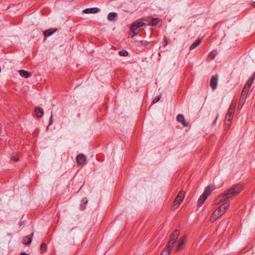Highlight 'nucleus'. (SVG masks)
I'll return each mask as SVG.
<instances>
[{"mask_svg": "<svg viewBox=\"0 0 255 255\" xmlns=\"http://www.w3.org/2000/svg\"><path fill=\"white\" fill-rule=\"evenodd\" d=\"M179 232L178 230H175L172 233L166 247L162 251L160 255H169L173 245L179 236Z\"/></svg>", "mask_w": 255, "mask_h": 255, "instance_id": "f257e3e1", "label": "nucleus"}, {"mask_svg": "<svg viewBox=\"0 0 255 255\" xmlns=\"http://www.w3.org/2000/svg\"><path fill=\"white\" fill-rule=\"evenodd\" d=\"M236 106V102L233 101L231 104L228 113L226 116L225 122V125L228 127L230 126L231 122L233 117V115L235 111Z\"/></svg>", "mask_w": 255, "mask_h": 255, "instance_id": "f03ea898", "label": "nucleus"}, {"mask_svg": "<svg viewBox=\"0 0 255 255\" xmlns=\"http://www.w3.org/2000/svg\"><path fill=\"white\" fill-rule=\"evenodd\" d=\"M185 196V192L183 191H180L178 193L171 206V209L172 210H174L178 208L184 198Z\"/></svg>", "mask_w": 255, "mask_h": 255, "instance_id": "7ed1b4c3", "label": "nucleus"}, {"mask_svg": "<svg viewBox=\"0 0 255 255\" xmlns=\"http://www.w3.org/2000/svg\"><path fill=\"white\" fill-rule=\"evenodd\" d=\"M145 24L140 20L133 22L130 26V31L132 33V36L138 34L141 29V27Z\"/></svg>", "mask_w": 255, "mask_h": 255, "instance_id": "20e7f679", "label": "nucleus"}, {"mask_svg": "<svg viewBox=\"0 0 255 255\" xmlns=\"http://www.w3.org/2000/svg\"><path fill=\"white\" fill-rule=\"evenodd\" d=\"M243 189V185L238 184L234 185L232 188L229 189L227 191L229 196L231 197L238 194Z\"/></svg>", "mask_w": 255, "mask_h": 255, "instance_id": "39448f33", "label": "nucleus"}, {"mask_svg": "<svg viewBox=\"0 0 255 255\" xmlns=\"http://www.w3.org/2000/svg\"><path fill=\"white\" fill-rule=\"evenodd\" d=\"M178 237H179V236ZM185 240L186 238L184 236L180 238L178 237L174 245H173V246H175L176 252H178L183 248L185 242Z\"/></svg>", "mask_w": 255, "mask_h": 255, "instance_id": "423d86ee", "label": "nucleus"}, {"mask_svg": "<svg viewBox=\"0 0 255 255\" xmlns=\"http://www.w3.org/2000/svg\"><path fill=\"white\" fill-rule=\"evenodd\" d=\"M230 198H231V197L229 196L228 193L227 192V191H226L224 194L221 195L220 196H218L217 198L215 201V203L219 204L221 203L222 202L227 200L228 199Z\"/></svg>", "mask_w": 255, "mask_h": 255, "instance_id": "0eeeda50", "label": "nucleus"}, {"mask_svg": "<svg viewBox=\"0 0 255 255\" xmlns=\"http://www.w3.org/2000/svg\"><path fill=\"white\" fill-rule=\"evenodd\" d=\"M229 205L230 203L228 201H226L222 204L217 210L219 211V213H221V215H223L225 211L228 208Z\"/></svg>", "mask_w": 255, "mask_h": 255, "instance_id": "6e6552de", "label": "nucleus"}, {"mask_svg": "<svg viewBox=\"0 0 255 255\" xmlns=\"http://www.w3.org/2000/svg\"><path fill=\"white\" fill-rule=\"evenodd\" d=\"M221 213L219 212L216 209L212 214L211 217L210 218V221L211 222H214L217 219L221 216Z\"/></svg>", "mask_w": 255, "mask_h": 255, "instance_id": "1a4fd4ad", "label": "nucleus"}, {"mask_svg": "<svg viewBox=\"0 0 255 255\" xmlns=\"http://www.w3.org/2000/svg\"><path fill=\"white\" fill-rule=\"evenodd\" d=\"M217 83H218V76L216 75L212 78L211 82H210V86L213 90L216 89L217 85Z\"/></svg>", "mask_w": 255, "mask_h": 255, "instance_id": "9d476101", "label": "nucleus"}, {"mask_svg": "<svg viewBox=\"0 0 255 255\" xmlns=\"http://www.w3.org/2000/svg\"><path fill=\"white\" fill-rule=\"evenodd\" d=\"M86 157L83 154H79L77 157V162L79 164H83L86 162Z\"/></svg>", "mask_w": 255, "mask_h": 255, "instance_id": "9b49d317", "label": "nucleus"}, {"mask_svg": "<svg viewBox=\"0 0 255 255\" xmlns=\"http://www.w3.org/2000/svg\"><path fill=\"white\" fill-rule=\"evenodd\" d=\"M215 189V186L213 185H210L208 186L205 189L203 193L207 195L208 196L211 194V193Z\"/></svg>", "mask_w": 255, "mask_h": 255, "instance_id": "f8f14e48", "label": "nucleus"}, {"mask_svg": "<svg viewBox=\"0 0 255 255\" xmlns=\"http://www.w3.org/2000/svg\"><path fill=\"white\" fill-rule=\"evenodd\" d=\"M99 9L97 7L87 8L84 10L83 12L86 14L96 13L99 11Z\"/></svg>", "mask_w": 255, "mask_h": 255, "instance_id": "ddd939ff", "label": "nucleus"}, {"mask_svg": "<svg viewBox=\"0 0 255 255\" xmlns=\"http://www.w3.org/2000/svg\"><path fill=\"white\" fill-rule=\"evenodd\" d=\"M177 120L178 122H180L183 126H188V123L185 121L184 117L182 115H178L177 117Z\"/></svg>", "mask_w": 255, "mask_h": 255, "instance_id": "4468645a", "label": "nucleus"}, {"mask_svg": "<svg viewBox=\"0 0 255 255\" xmlns=\"http://www.w3.org/2000/svg\"><path fill=\"white\" fill-rule=\"evenodd\" d=\"M34 112L37 118L42 117L43 114V110L39 107L35 108L34 110Z\"/></svg>", "mask_w": 255, "mask_h": 255, "instance_id": "2eb2a0df", "label": "nucleus"}, {"mask_svg": "<svg viewBox=\"0 0 255 255\" xmlns=\"http://www.w3.org/2000/svg\"><path fill=\"white\" fill-rule=\"evenodd\" d=\"M254 80V78H252L250 79L247 82L246 86H245V87L244 88V90H243V93H245L246 91H247L249 90V89L251 85L253 83V82Z\"/></svg>", "mask_w": 255, "mask_h": 255, "instance_id": "dca6fc26", "label": "nucleus"}, {"mask_svg": "<svg viewBox=\"0 0 255 255\" xmlns=\"http://www.w3.org/2000/svg\"><path fill=\"white\" fill-rule=\"evenodd\" d=\"M19 73L21 77L25 78L30 77L31 75L30 73L23 70H19Z\"/></svg>", "mask_w": 255, "mask_h": 255, "instance_id": "f3484780", "label": "nucleus"}, {"mask_svg": "<svg viewBox=\"0 0 255 255\" xmlns=\"http://www.w3.org/2000/svg\"><path fill=\"white\" fill-rule=\"evenodd\" d=\"M160 22V20L158 18H152L151 19V20L150 21L149 23V25H152V26H155L157 24H158Z\"/></svg>", "mask_w": 255, "mask_h": 255, "instance_id": "a211bd4d", "label": "nucleus"}, {"mask_svg": "<svg viewBox=\"0 0 255 255\" xmlns=\"http://www.w3.org/2000/svg\"><path fill=\"white\" fill-rule=\"evenodd\" d=\"M208 196L203 193L199 198L198 200V203L201 205L204 201L206 200Z\"/></svg>", "mask_w": 255, "mask_h": 255, "instance_id": "6ab92c4d", "label": "nucleus"}, {"mask_svg": "<svg viewBox=\"0 0 255 255\" xmlns=\"http://www.w3.org/2000/svg\"><path fill=\"white\" fill-rule=\"evenodd\" d=\"M201 41H202V39H199L196 40V41L195 42H194L191 46L190 49H193L195 48L198 45H199V44L201 42Z\"/></svg>", "mask_w": 255, "mask_h": 255, "instance_id": "aec40b11", "label": "nucleus"}, {"mask_svg": "<svg viewBox=\"0 0 255 255\" xmlns=\"http://www.w3.org/2000/svg\"><path fill=\"white\" fill-rule=\"evenodd\" d=\"M31 241H32V238L31 237H25L23 239V243L25 245H29L31 243Z\"/></svg>", "mask_w": 255, "mask_h": 255, "instance_id": "412c9836", "label": "nucleus"}, {"mask_svg": "<svg viewBox=\"0 0 255 255\" xmlns=\"http://www.w3.org/2000/svg\"><path fill=\"white\" fill-rule=\"evenodd\" d=\"M56 31V29H48L44 31V34L45 36H50Z\"/></svg>", "mask_w": 255, "mask_h": 255, "instance_id": "4be33fe9", "label": "nucleus"}, {"mask_svg": "<svg viewBox=\"0 0 255 255\" xmlns=\"http://www.w3.org/2000/svg\"><path fill=\"white\" fill-rule=\"evenodd\" d=\"M117 14L116 13L111 12L109 14L108 18L110 21L114 20Z\"/></svg>", "mask_w": 255, "mask_h": 255, "instance_id": "5701e85b", "label": "nucleus"}, {"mask_svg": "<svg viewBox=\"0 0 255 255\" xmlns=\"http://www.w3.org/2000/svg\"><path fill=\"white\" fill-rule=\"evenodd\" d=\"M217 54L216 51H212L209 55V58L211 59H213Z\"/></svg>", "mask_w": 255, "mask_h": 255, "instance_id": "b1692460", "label": "nucleus"}, {"mask_svg": "<svg viewBox=\"0 0 255 255\" xmlns=\"http://www.w3.org/2000/svg\"><path fill=\"white\" fill-rule=\"evenodd\" d=\"M40 248H41V250H42L43 251H45L46 250V244L44 243L42 244V245H41Z\"/></svg>", "mask_w": 255, "mask_h": 255, "instance_id": "393cba45", "label": "nucleus"}, {"mask_svg": "<svg viewBox=\"0 0 255 255\" xmlns=\"http://www.w3.org/2000/svg\"><path fill=\"white\" fill-rule=\"evenodd\" d=\"M11 158L13 160L15 161H17L19 160V158L17 155H13Z\"/></svg>", "mask_w": 255, "mask_h": 255, "instance_id": "a878e982", "label": "nucleus"}, {"mask_svg": "<svg viewBox=\"0 0 255 255\" xmlns=\"http://www.w3.org/2000/svg\"><path fill=\"white\" fill-rule=\"evenodd\" d=\"M120 54L122 56H127L128 55V52H120Z\"/></svg>", "mask_w": 255, "mask_h": 255, "instance_id": "bb28decb", "label": "nucleus"}, {"mask_svg": "<svg viewBox=\"0 0 255 255\" xmlns=\"http://www.w3.org/2000/svg\"><path fill=\"white\" fill-rule=\"evenodd\" d=\"M52 123V116H51V117L50 118V120H49V125H51Z\"/></svg>", "mask_w": 255, "mask_h": 255, "instance_id": "cd10ccee", "label": "nucleus"}, {"mask_svg": "<svg viewBox=\"0 0 255 255\" xmlns=\"http://www.w3.org/2000/svg\"><path fill=\"white\" fill-rule=\"evenodd\" d=\"M205 255H212V254L211 253H208L205 254Z\"/></svg>", "mask_w": 255, "mask_h": 255, "instance_id": "c85d7f7f", "label": "nucleus"}, {"mask_svg": "<svg viewBox=\"0 0 255 255\" xmlns=\"http://www.w3.org/2000/svg\"><path fill=\"white\" fill-rule=\"evenodd\" d=\"M20 255H28V254H27L26 253H22L20 254Z\"/></svg>", "mask_w": 255, "mask_h": 255, "instance_id": "c756f323", "label": "nucleus"}, {"mask_svg": "<svg viewBox=\"0 0 255 255\" xmlns=\"http://www.w3.org/2000/svg\"><path fill=\"white\" fill-rule=\"evenodd\" d=\"M253 6L255 7V2H254L252 4Z\"/></svg>", "mask_w": 255, "mask_h": 255, "instance_id": "7c9ffc66", "label": "nucleus"}, {"mask_svg": "<svg viewBox=\"0 0 255 255\" xmlns=\"http://www.w3.org/2000/svg\"><path fill=\"white\" fill-rule=\"evenodd\" d=\"M144 21H148V19H146V18L144 19Z\"/></svg>", "mask_w": 255, "mask_h": 255, "instance_id": "2f4dec72", "label": "nucleus"}, {"mask_svg": "<svg viewBox=\"0 0 255 255\" xmlns=\"http://www.w3.org/2000/svg\"><path fill=\"white\" fill-rule=\"evenodd\" d=\"M159 100V98H158L156 100V102H157Z\"/></svg>", "mask_w": 255, "mask_h": 255, "instance_id": "473e14b6", "label": "nucleus"}]
</instances>
